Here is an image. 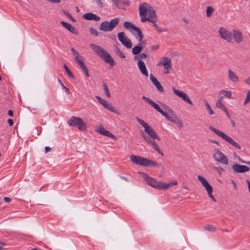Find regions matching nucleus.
I'll return each mask as SVG.
<instances>
[{
    "label": "nucleus",
    "mask_w": 250,
    "mask_h": 250,
    "mask_svg": "<svg viewBox=\"0 0 250 250\" xmlns=\"http://www.w3.org/2000/svg\"><path fill=\"white\" fill-rule=\"evenodd\" d=\"M7 114L10 116V117H12L13 116V112L12 110H9L8 111V113H7Z\"/></svg>",
    "instance_id": "680f3d73"
},
{
    "label": "nucleus",
    "mask_w": 250,
    "mask_h": 250,
    "mask_svg": "<svg viewBox=\"0 0 250 250\" xmlns=\"http://www.w3.org/2000/svg\"><path fill=\"white\" fill-rule=\"evenodd\" d=\"M142 99L147 102L148 104H149L150 105H151L155 109H156L158 112L160 113H162L163 111V110L161 109V108L159 107V106L155 103L153 101L151 100L150 99L143 96L142 97Z\"/></svg>",
    "instance_id": "aec40b11"
},
{
    "label": "nucleus",
    "mask_w": 250,
    "mask_h": 250,
    "mask_svg": "<svg viewBox=\"0 0 250 250\" xmlns=\"http://www.w3.org/2000/svg\"><path fill=\"white\" fill-rule=\"evenodd\" d=\"M115 5L118 8L124 9V7L128 5V1L127 0H116L112 1Z\"/></svg>",
    "instance_id": "bb28decb"
},
{
    "label": "nucleus",
    "mask_w": 250,
    "mask_h": 250,
    "mask_svg": "<svg viewBox=\"0 0 250 250\" xmlns=\"http://www.w3.org/2000/svg\"><path fill=\"white\" fill-rule=\"evenodd\" d=\"M96 99L98 100L99 102L105 108L108 109L111 112L115 113L116 110L115 109V107H113L110 104L108 103V102L106 101L105 100H104L102 98H101L99 96H96Z\"/></svg>",
    "instance_id": "ddd939ff"
},
{
    "label": "nucleus",
    "mask_w": 250,
    "mask_h": 250,
    "mask_svg": "<svg viewBox=\"0 0 250 250\" xmlns=\"http://www.w3.org/2000/svg\"><path fill=\"white\" fill-rule=\"evenodd\" d=\"M245 82L249 84V85H250V77L248 78V79H246L245 80Z\"/></svg>",
    "instance_id": "338daca9"
},
{
    "label": "nucleus",
    "mask_w": 250,
    "mask_h": 250,
    "mask_svg": "<svg viewBox=\"0 0 250 250\" xmlns=\"http://www.w3.org/2000/svg\"><path fill=\"white\" fill-rule=\"evenodd\" d=\"M214 11V9L211 6H208L206 9V15L207 17H210Z\"/></svg>",
    "instance_id": "4c0bfd02"
},
{
    "label": "nucleus",
    "mask_w": 250,
    "mask_h": 250,
    "mask_svg": "<svg viewBox=\"0 0 250 250\" xmlns=\"http://www.w3.org/2000/svg\"><path fill=\"white\" fill-rule=\"evenodd\" d=\"M75 60L77 63L78 65H79L82 70L84 73L85 76L87 77H89V75L88 73V70L84 63L83 62V60L80 59L79 58V56H76L75 58Z\"/></svg>",
    "instance_id": "f3484780"
},
{
    "label": "nucleus",
    "mask_w": 250,
    "mask_h": 250,
    "mask_svg": "<svg viewBox=\"0 0 250 250\" xmlns=\"http://www.w3.org/2000/svg\"><path fill=\"white\" fill-rule=\"evenodd\" d=\"M233 170L236 173H243L250 170L248 167L239 164H234L232 166Z\"/></svg>",
    "instance_id": "dca6fc26"
},
{
    "label": "nucleus",
    "mask_w": 250,
    "mask_h": 250,
    "mask_svg": "<svg viewBox=\"0 0 250 250\" xmlns=\"http://www.w3.org/2000/svg\"><path fill=\"white\" fill-rule=\"evenodd\" d=\"M228 77L229 80L233 83H237L239 81L238 77L230 69L228 70Z\"/></svg>",
    "instance_id": "cd10ccee"
},
{
    "label": "nucleus",
    "mask_w": 250,
    "mask_h": 250,
    "mask_svg": "<svg viewBox=\"0 0 250 250\" xmlns=\"http://www.w3.org/2000/svg\"><path fill=\"white\" fill-rule=\"evenodd\" d=\"M75 60L77 63L78 65H79L82 70L84 73L85 76L87 77H89V75L88 73V70L84 63L83 62V60L80 59L79 58V56H76L75 58Z\"/></svg>",
    "instance_id": "a211bd4d"
},
{
    "label": "nucleus",
    "mask_w": 250,
    "mask_h": 250,
    "mask_svg": "<svg viewBox=\"0 0 250 250\" xmlns=\"http://www.w3.org/2000/svg\"><path fill=\"white\" fill-rule=\"evenodd\" d=\"M97 5L100 7L102 8L103 6V3L102 0H95Z\"/></svg>",
    "instance_id": "603ef678"
},
{
    "label": "nucleus",
    "mask_w": 250,
    "mask_h": 250,
    "mask_svg": "<svg viewBox=\"0 0 250 250\" xmlns=\"http://www.w3.org/2000/svg\"><path fill=\"white\" fill-rule=\"evenodd\" d=\"M138 174L142 178H143L146 181V182L147 181V180H148V179L149 177V176H148L147 174H146V173L143 172L139 171V172H138Z\"/></svg>",
    "instance_id": "49530a36"
},
{
    "label": "nucleus",
    "mask_w": 250,
    "mask_h": 250,
    "mask_svg": "<svg viewBox=\"0 0 250 250\" xmlns=\"http://www.w3.org/2000/svg\"><path fill=\"white\" fill-rule=\"evenodd\" d=\"M3 200L7 203H10L11 201V199L8 197H4Z\"/></svg>",
    "instance_id": "6e6d98bb"
},
{
    "label": "nucleus",
    "mask_w": 250,
    "mask_h": 250,
    "mask_svg": "<svg viewBox=\"0 0 250 250\" xmlns=\"http://www.w3.org/2000/svg\"><path fill=\"white\" fill-rule=\"evenodd\" d=\"M96 131L103 135L110 137L114 140H117V137L114 135L112 134L109 131L105 130L102 125H100L97 127Z\"/></svg>",
    "instance_id": "4468645a"
},
{
    "label": "nucleus",
    "mask_w": 250,
    "mask_h": 250,
    "mask_svg": "<svg viewBox=\"0 0 250 250\" xmlns=\"http://www.w3.org/2000/svg\"><path fill=\"white\" fill-rule=\"evenodd\" d=\"M213 168L216 170L219 174H221L224 171V169L221 167H214Z\"/></svg>",
    "instance_id": "8fccbe9b"
},
{
    "label": "nucleus",
    "mask_w": 250,
    "mask_h": 250,
    "mask_svg": "<svg viewBox=\"0 0 250 250\" xmlns=\"http://www.w3.org/2000/svg\"><path fill=\"white\" fill-rule=\"evenodd\" d=\"M209 128L210 130L214 132L218 136L221 137L223 139L225 140L230 145H231L239 149H241V147L238 145V144L236 143L234 140H233L231 138L225 134L223 132L213 127L212 126H209Z\"/></svg>",
    "instance_id": "20e7f679"
},
{
    "label": "nucleus",
    "mask_w": 250,
    "mask_h": 250,
    "mask_svg": "<svg viewBox=\"0 0 250 250\" xmlns=\"http://www.w3.org/2000/svg\"><path fill=\"white\" fill-rule=\"evenodd\" d=\"M52 148L49 146H46L45 147V152L47 153L51 150Z\"/></svg>",
    "instance_id": "052dcab7"
},
{
    "label": "nucleus",
    "mask_w": 250,
    "mask_h": 250,
    "mask_svg": "<svg viewBox=\"0 0 250 250\" xmlns=\"http://www.w3.org/2000/svg\"><path fill=\"white\" fill-rule=\"evenodd\" d=\"M146 184L151 187L158 189L166 190L174 185H177L176 181H173L169 183H162L161 182L156 181L153 178L149 177L147 181Z\"/></svg>",
    "instance_id": "7ed1b4c3"
},
{
    "label": "nucleus",
    "mask_w": 250,
    "mask_h": 250,
    "mask_svg": "<svg viewBox=\"0 0 250 250\" xmlns=\"http://www.w3.org/2000/svg\"><path fill=\"white\" fill-rule=\"evenodd\" d=\"M139 15L141 17V21L145 22L148 21L153 23V26L158 32L165 31V29L160 28L156 24L157 17L155 11L153 7L147 3L144 2L139 5Z\"/></svg>",
    "instance_id": "f257e3e1"
},
{
    "label": "nucleus",
    "mask_w": 250,
    "mask_h": 250,
    "mask_svg": "<svg viewBox=\"0 0 250 250\" xmlns=\"http://www.w3.org/2000/svg\"><path fill=\"white\" fill-rule=\"evenodd\" d=\"M58 81H59V83L61 84L62 88L65 90V92L67 94H69L70 93L69 89L65 86V85L63 84V83H62V82L61 81V80L60 79H58Z\"/></svg>",
    "instance_id": "09e8293b"
},
{
    "label": "nucleus",
    "mask_w": 250,
    "mask_h": 250,
    "mask_svg": "<svg viewBox=\"0 0 250 250\" xmlns=\"http://www.w3.org/2000/svg\"><path fill=\"white\" fill-rule=\"evenodd\" d=\"M89 32L91 35H93L94 37H98L99 35L98 32L94 28L91 27L89 29Z\"/></svg>",
    "instance_id": "c03bdc74"
},
{
    "label": "nucleus",
    "mask_w": 250,
    "mask_h": 250,
    "mask_svg": "<svg viewBox=\"0 0 250 250\" xmlns=\"http://www.w3.org/2000/svg\"><path fill=\"white\" fill-rule=\"evenodd\" d=\"M146 162L145 167H159L160 166V164L158 163L156 161H152L151 160H149L146 159Z\"/></svg>",
    "instance_id": "7c9ffc66"
},
{
    "label": "nucleus",
    "mask_w": 250,
    "mask_h": 250,
    "mask_svg": "<svg viewBox=\"0 0 250 250\" xmlns=\"http://www.w3.org/2000/svg\"><path fill=\"white\" fill-rule=\"evenodd\" d=\"M64 69H65L66 72L67 74L71 78H74V76L72 74V73L71 72V71L69 70V69L68 68V67L66 66V64H64L63 66Z\"/></svg>",
    "instance_id": "37998d69"
},
{
    "label": "nucleus",
    "mask_w": 250,
    "mask_h": 250,
    "mask_svg": "<svg viewBox=\"0 0 250 250\" xmlns=\"http://www.w3.org/2000/svg\"><path fill=\"white\" fill-rule=\"evenodd\" d=\"M103 86L104 87V90L105 91V95H106V96L107 97H110V92L108 90V87H107V85H106V84L104 83H103Z\"/></svg>",
    "instance_id": "79ce46f5"
},
{
    "label": "nucleus",
    "mask_w": 250,
    "mask_h": 250,
    "mask_svg": "<svg viewBox=\"0 0 250 250\" xmlns=\"http://www.w3.org/2000/svg\"><path fill=\"white\" fill-rule=\"evenodd\" d=\"M147 57V55L145 53H141L139 56V58L140 59H143L146 58Z\"/></svg>",
    "instance_id": "5fc2aeb1"
},
{
    "label": "nucleus",
    "mask_w": 250,
    "mask_h": 250,
    "mask_svg": "<svg viewBox=\"0 0 250 250\" xmlns=\"http://www.w3.org/2000/svg\"><path fill=\"white\" fill-rule=\"evenodd\" d=\"M162 59L163 61L161 63L164 65L165 69L168 70L171 68L172 66L171 60L167 57H164Z\"/></svg>",
    "instance_id": "c85d7f7f"
},
{
    "label": "nucleus",
    "mask_w": 250,
    "mask_h": 250,
    "mask_svg": "<svg viewBox=\"0 0 250 250\" xmlns=\"http://www.w3.org/2000/svg\"><path fill=\"white\" fill-rule=\"evenodd\" d=\"M120 20L118 18H115L109 21L112 30H113L118 24Z\"/></svg>",
    "instance_id": "473e14b6"
},
{
    "label": "nucleus",
    "mask_w": 250,
    "mask_h": 250,
    "mask_svg": "<svg viewBox=\"0 0 250 250\" xmlns=\"http://www.w3.org/2000/svg\"><path fill=\"white\" fill-rule=\"evenodd\" d=\"M167 111L171 116L169 115L167 112H164V111L161 114L164 116L168 121L172 122H174V120L176 119V115L174 114V111L168 106H165L164 108Z\"/></svg>",
    "instance_id": "9b49d317"
},
{
    "label": "nucleus",
    "mask_w": 250,
    "mask_h": 250,
    "mask_svg": "<svg viewBox=\"0 0 250 250\" xmlns=\"http://www.w3.org/2000/svg\"><path fill=\"white\" fill-rule=\"evenodd\" d=\"M223 110L225 112V113H226V114L227 116L229 118V119H230V116H229V113H228V111H227V110L226 108L225 107V109H223Z\"/></svg>",
    "instance_id": "0e129e2a"
},
{
    "label": "nucleus",
    "mask_w": 250,
    "mask_h": 250,
    "mask_svg": "<svg viewBox=\"0 0 250 250\" xmlns=\"http://www.w3.org/2000/svg\"><path fill=\"white\" fill-rule=\"evenodd\" d=\"M138 67L143 75L148 77V73L146 70L145 62L142 60H139L137 62Z\"/></svg>",
    "instance_id": "4be33fe9"
},
{
    "label": "nucleus",
    "mask_w": 250,
    "mask_h": 250,
    "mask_svg": "<svg viewBox=\"0 0 250 250\" xmlns=\"http://www.w3.org/2000/svg\"><path fill=\"white\" fill-rule=\"evenodd\" d=\"M90 46L92 51L97 55L103 59L105 62L109 63L111 67L115 64V62L111 55L101 46L94 44H90Z\"/></svg>",
    "instance_id": "f03ea898"
},
{
    "label": "nucleus",
    "mask_w": 250,
    "mask_h": 250,
    "mask_svg": "<svg viewBox=\"0 0 250 250\" xmlns=\"http://www.w3.org/2000/svg\"><path fill=\"white\" fill-rule=\"evenodd\" d=\"M130 159L131 161L135 164L143 166H145L146 165V158L141 157L140 156L131 155L130 156Z\"/></svg>",
    "instance_id": "f8f14e48"
},
{
    "label": "nucleus",
    "mask_w": 250,
    "mask_h": 250,
    "mask_svg": "<svg viewBox=\"0 0 250 250\" xmlns=\"http://www.w3.org/2000/svg\"><path fill=\"white\" fill-rule=\"evenodd\" d=\"M71 52L73 54L74 56H75V57L76 56H79V53L78 52L75 50L74 48H71Z\"/></svg>",
    "instance_id": "864d4df0"
},
{
    "label": "nucleus",
    "mask_w": 250,
    "mask_h": 250,
    "mask_svg": "<svg viewBox=\"0 0 250 250\" xmlns=\"http://www.w3.org/2000/svg\"><path fill=\"white\" fill-rule=\"evenodd\" d=\"M159 45H155L151 46V49L153 50H157L159 48Z\"/></svg>",
    "instance_id": "e2e57ef3"
},
{
    "label": "nucleus",
    "mask_w": 250,
    "mask_h": 250,
    "mask_svg": "<svg viewBox=\"0 0 250 250\" xmlns=\"http://www.w3.org/2000/svg\"><path fill=\"white\" fill-rule=\"evenodd\" d=\"M83 18L87 20H93L98 21L100 20V17L92 13H86L83 15Z\"/></svg>",
    "instance_id": "5701e85b"
},
{
    "label": "nucleus",
    "mask_w": 250,
    "mask_h": 250,
    "mask_svg": "<svg viewBox=\"0 0 250 250\" xmlns=\"http://www.w3.org/2000/svg\"><path fill=\"white\" fill-rule=\"evenodd\" d=\"M115 52L121 58H125V57L123 52L117 47L115 49Z\"/></svg>",
    "instance_id": "ea45409f"
},
{
    "label": "nucleus",
    "mask_w": 250,
    "mask_h": 250,
    "mask_svg": "<svg viewBox=\"0 0 250 250\" xmlns=\"http://www.w3.org/2000/svg\"><path fill=\"white\" fill-rule=\"evenodd\" d=\"M250 101V91H249L247 94V97L245 100V101L244 102V104H246L248 102H249Z\"/></svg>",
    "instance_id": "3c124183"
},
{
    "label": "nucleus",
    "mask_w": 250,
    "mask_h": 250,
    "mask_svg": "<svg viewBox=\"0 0 250 250\" xmlns=\"http://www.w3.org/2000/svg\"><path fill=\"white\" fill-rule=\"evenodd\" d=\"M63 14L69 18L71 21L75 22V19L71 16V15L67 11H63Z\"/></svg>",
    "instance_id": "a19ab883"
},
{
    "label": "nucleus",
    "mask_w": 250,
    "mask_h": 250,
    "mask_svg": "<svg viewBox=\"0 0 250 250\" xmlns=\"http://www.w3.org/2000/svg\"><path fill=\"white\" fill-rule=\"evenodd\" d=\"M209 141L211 143L216 144L217 146H219V145H220L218 141L214 140H209Z\"/></svg>",
    "instance_id": "bf43d9fd"
},
{
    "label": "nucleus",
    "mask_w": 250,
    "mask_h": 250,
    "mask_svg": "<svg viewBox=\"0 0 250 250\" xmlns=\"http://www.w3.org/2000/svg\"><path fill=\"white\" fill-rule=\"evenodd\" d=\"M61 23L62 25H63V27L66 28L71 33L74 34L75 35L78 34V31L70 23L65 22L64 21H62L61 22Z\"/></svg>",
    "instance_id": "393cba45"
},
{
    "label": "nucleus",
    "mask_w": 250,
    "mask_h": 250,
    "mask_svg": "<svg viewBox=\"0 0 250 250\" xmlns=\"http://www.w3.org/2000/svg\"><path fill=\"white\" fill-rule=\"evenodd\" d=\"M136 119L137 122L144 127L145 132L147 133L151 138L153 139H157L159 141L160 140V137L157 135L155 131L147 123L137 117L136 118Z\"/></svg>",
    "instance_id": "423d86ee"
},
{
    "label": "nucleus",
    "mask_w": 250,
    "mask_h": 250,
    "mask_svg": "<svg viewBox=\"0 0 250 250\" xmlns=\"http://www.w3.org/2000/svg\"><path fill=\"white\" fill-rule=\"evenodd\" d=\"M204 229L205 230L209 231H214L215 230V228L211 225H208L204 227Z\"/></svg>",
    "instance_id": "de8ad7c7"
},
{
    "label": "nucleus",
    "mask_w": 250,
    "mask_h": 250,
    "mask_svg": "<svg viewBox=\"0 0 250 250\" xmlns=\"http://www.w3.org/2000/svg\"><path fill=\"white\" fill-rule=\"evenodd\" d=\"M198 180L201 183L202 186L205 188L208 193L212 192V188L209 184L207 180L203 177L198 175L197 176Z\"/></svg>",
    "instance_id": "2eb2a0df"
},
{
    "label": "nucleus",
    "mask_w": 250,
    "mask_h": 250,
    "mask_svg": "<svg viewBox=\"0 0 250 250\" xmlns=\"http://www.w3.org/2000/svg\"><path fill=\"white\" fill-rule=\"evenodd\" d=\"M99 29L104 32H110L112 31L109 22L108 21H104L102 22L100 25Z\"/></svg>",
    "instance_id": "b1692460"
},
{
    "label": "nucleus",
    "mask_w": 250,
    "mask_h": 250,
    "mask_svg": "<svg viewBox=\"0 0 250 250\" xmlns=\"http://www.w3.org/2000/svg\"><path fill=\"white\" fill-rule=\"evenodd\" d=\"M213 151V157L216 161L226 165L228 164L227 157L219 149L215 148Z\"/></svg>",
    "instance_id": "0eeeda50"
},
{
    "label": "nucleus",
    "mask_w": 250,
    "mask_h": 250,
    "mask_svg": "<svg viewBox=\"0 0 250 250\" xmlns=\"http://www.w3.org/2000/svg\"><path fill=\"white\" fill-rule=\"evenodd\" d=\"M6 245L5 244H4L3 242H0V250H2L3 249L4 247Z\"/></svg>",
    "instance_id": "69168bd1"
},
{
    "label": "nucleus",
    "mask_w": 250,
    "mask_h": 250,
    "mask_svg": "<svg viewBox=\"0 0 250 250\" xmlns=\"http://www.w3.org/2000/svg\"><path fill=\"white\" fill-rule=\"evenodd\" d=\"M153 148L154 149L155 151H156L159 154H161L162 156L163 155V153L161 150L159 146L157 145L155 141L153 142V143L151 145Z\"/></svg>",
    "instance_id": "e433bc0d"
},
{
    "label": "nucleus",
    "mask_w": 250,
    "mask_h": 250,
    "mask_svg": "<svg viewBox=\"0 0 250 250\" xmlns=\"http://www.w3.org/2000/svg\"><path fill=\"white\" fill-rule=\"evenodd\" d=\"M124 26L129 31V30L134 29L135 31H137L140 35L141 38H142V31L139 27L136 26L132 22L129 21H125L124 22Z\"/></svg>",
    "instance_id": "6ab92c4d"
},
{
    "label": "nucleus",
    "mask_w": 250,
    "mask_h": 250,
    "mask_svg": "<svg viewBox=\"0 0 250 250\" xmlns=\"http://www.w3.org/2000/svg\"><path fill=\"white\" fill-rule=\"evenodd\" d=\"M67 124L71 126L76 127L80 130H86V125L83 121L79 117L72 116L68 121Z\"/></svg>",
    "instance_id": "39448f33"
},
{
    "label": "nucleus",
    "mask_w": 250,
    "mask_h": 250,
    "mask_svg": "<svg viewBox=\"0 0 250 250\" xmlns=\"http://www.w3.org/2000/svg\"><path fill=\"white\" fill-rule=\"evenodd\" d=\"M204 102L205 103V104H206L207 109V110L208 111V114L209 115H212L213 114V111L212 110V109L210 108V106L209 105L208 103V102L206 100H205Z\"/></svg>",
    "instance_id": "a18cd8bd"
},
{
    "label": "nucleus",
    "mask_w": 250,
    "mask_h": 250,
    "mask_svg": "<svg viewBox=\"0 0 250 250\" xmlns=\"http://www.w3.org/2000/svg\"><path fill=\"white\" fill-rule=\"evenodd\" d=\"M223 99V96H218V99L217 100V101L216 103V106L220 109H222V110L223 109H225V107H226L221 102V100Z\"/></svg>",
    "instance_id": "72a5a7b5"
},
{
    "label": "nucleus",
    "mask_w": 250,
    "mask_h": 250,
    "mask_svg": "<svg viewBox=\"0 0 250 250\" xmlns=\"http://www.w3.org/2000/svg\"><path fill=\"white\" fill-rule=\"evenodd\" d=\"M141 42H140L138 45L134 46L132 50V54L134 55H137L139 54L142 49L143 47L141 45Z\"/></svg>",
    "instance_id": "c756f323"
},
{
    "label": "nucleus",
    "mask_w": 250,
    "mask_h": 250,
    "mask_svg": "<svg viewBox=\"0 0 250 250\" xmlns=\"http://www.w3.org/2000/svg\"><path fill=\"white\" fill-rule=\"evenodd\" d=\"M212 192H210V193H208V196H209L210 198H211V199H212L214 202H216V201L215 199L214 198V196H213V195H212Z\"/></svg>",
    "instance_id": "4d7b16f0"
},
{
    "label": "nucleus",
    "mask_w": 250,
    "mask_h": 250,
    "mask_svg": "<svg viewBox=\"0 0 250 250\" xmlns=\"http://www.w3.org/2000/svg\"><path fill=\"white\" fill-rule=\"evenodd\" d=\"M118 38L121 43L127 48H131L132 42L126 36L125 32H121L118 34Z\"/></svg>",
    "instance_id": "6e6552de"
},
{
    "label": "nucleus",
    "mask_w": 250,
    "mask_h": 250,
    "mask_svg": "<svg viewBox=\"0 0 250 250\" xmlns=\"http://www.w3.org/2000/svg\"><path fill=\"white\" fill-rule=\"evenodd\" d=\"M233 39L235 42L237 43H240L243 40L242 33L240 31L233 30Z\"/></svg>",
    "instance_id": "a878e982"
},
{
    "label": "nucleus",
    "mask_w": 250,
    "mask_h": 250,
    "mask_svg": "<svg viewBox=\"0 0 250 250\" xmlns=\"http://www.w3.org/2000/svg\"><path fill=\"white\" fill-rule=\"evenodd\" d=\"M7 123H8L10 126H13L14 125V122L12 119H8L7 120Z\"/></svg>",
    "instance_id": "13d9d810"
},
{
    "label": "nucleus",
    "mask_w": 250,
    "mask_h": 250,
    "mask_svg": "<svg viewBox=\"0 0 250 250\" xmlns=\"http://www.w3.org/2000/svg\"><path fill=\"white\" fill-rule=\"evenodd\" d=\"M221 37L228 42L232 40V34L230 32L223 27H220L218 31Z\"/></svg>",
    "instance_id": "1a4fd4ad"
},
{
    "label": "nucleus",
    "mask_w": 250,
    "mask_h": 250,
    "mask_svg": "<svg viewBox=\"0 0 250 250\" xmlns=\"http://www.w3.org/2000/svg\"><path fill=\"white\" fill-rule=\"evenodd\" d=\"M241 163L246 164L247 165L250 166V161H241Z\"/></svg>",
    "instance_id": "774afa93"
},
{
    "label": "nucleus",
    "mask_w": 250,
    "mask_h": 250,
    "mask_svg": "<svg viewBox=\"0 0 250 250\" xmlns=\"http://www.w3.org/2000/svg\"><path fill=\"white\" fill-rule=\"evenodd\" d=\"M141 135L143 138L145 140V141L147 143L150 144L151 145L153 143V142H155V141L151 139V138L150 137L146 135L144 132L142 133Z\"/></svg>",
    "instance_id": "c9c22d12"
},
{
    "label": "nucleus",
    "mask_w": 250,
    "mask_h": 250,
    "mask_svg": "<svg viewBox=\"0 0 250 250\" xmlns=\"http://www.w3.org/2000/svg\"><path fill=\"white\" fill-rule=\"evenodd\" d=\"M150 79L152 83L156 86V87L160 92H164V89L163 86L161 85V83L157 80V79L152 74H150Z\"/></svg>",
    "instance_id": "412c9836"
},
{
    "label": "nucleus",
    "mask_w": 250,
    "mask_h": 250,
    "mask_svg": "<svg viewBox=\"0 0 250 250\" xmlns=\"http://www.w3.org/2000/svg\"><path fill=\"white\" fill-rule=\"evenodd\" d=\"M172 123H174L179 128H181L183 126L182 122L177 117H176V119L174 120V122H172Z\"/></svg>",
    "instance_id": "58836bf2"
},
{
    "label": "nucleus",
    "mask_w": 250,
    "mask_h": 250,
    "mask_svg": "<svg viewBox=\"0 0 250 250\" xmlns=\"http://www.w3.org/2000/svg\"><path fill=\"white\" fill-rule=\"evenodd\" d=\"M222 96L223 98L227 97L229 99L231 98V92L230 91H226L225 90H221L219 92V96Z\"/></svg>",
    "instance_id": "2f4dec72"
},
{
    "label": "nucleus",
    "mask_w": 250,
    "mask_h": 250,
    "mask_svg": "<svg viewBox=\"0 0 250 250\" xmlns=\"http://www.w3.org/2000/svg\"><path fill=\"white\" fill-rule=\"evenodd\" d=\"M129 32L137 39L139 41L141 42L143 38V34L142 33V38L137 31H135L134 29L129 30Z\"/></svg>",
    "instance_id": "f704fd0d"
},
{
    "label": "nucleus",
    "mask_w": 250,
    "mask_h": 250,
    "mask_svg": "<svg viewBox=\"0 0 250 250\" xmlns=\"http://www.w3.org/2000/svg\"><path fill=\"white\" fill-rule=\"evenodd\" d=\"M172 90L173 91L174 93L178 96L179 97L181 98L185 102L189 104L190 105H192L193 103L191 102V101L190 100L189 97L188 96V95L180 90H177L174 87L172 88Z\"/></svg>",
    "instance_id": "9d476101"
}]
</instances>
